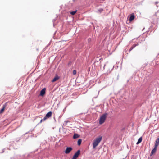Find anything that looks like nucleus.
I'll return each mask as SVG.
<instances>
[{
    "label": "nucleus",
    "instance_id": "obj_1",
    "mask_svg": "<svg viewBox=\"0 0 159 159\" xmlns=\"http://www.w3.org/2000/svg\"><path fill=\"white\" fill-rule=\"evenodd\" d=\"M102 139V136H99L98 138H96L93 143V149H94L97 146Z\"/></svg>",
    "mask_w": 159,
    "mask_h": 159
},
{
    "label": "nucleus",
    "instance_id": "obj_2",
    "mask_svg": "<svg viewBox=\"0 0 159 159\" xmlns=\"http://www.w3.org/2000/svg\"><path fill=\"white\" fill-rule=\"evenodd\" d=\"M107 115V113H105L103 114L102 116L100 117L99 120L100 124H102L104 122L106 119V117Z\"/></svg>",
    "mask_w": 159,
    "mask_h": 159
},
{
    "label": "nucleus",
    "instance_id": "obj_3",
    "mask_svg": "<svg viewBox=\"0 0 159 159\" xmlns=\"http://www.w3.org/2000/svg\"><path fill=\"white\" fill-rule=\"evenodd\" d=\"M80 150H78L77 152L74 154L72 159H76L78 157L79 155L80 154Z\"/></svg>",
    "mask_w": 159,
    "mask_h": 159
},
{
    "label": "nucleus",
    "instance_id": "obj_4",
    "mask_svg": "<svg viewBox=\"0 0 159 159\" xmlns=\"http://www.w3.org/2000/svg\"><path fill=\"white\" fill-rule=\"evenodd\" d=\"M72 150V148L71 147H68L66 149L65 153L66 154L69 153Z\"/></svg>",
    "mask_w": 159,
    "mask_h": 159
},
{
    "label": "nucleus",
    "instance_id": "obj_5",
    "mask_svg": "<svg viewBox=\"0 0 159 159\" xmlns=\"http://www.w3.org/2000/svg\"><path fill=\"white\" fill-rule=\"evenodd\" d=\"M46 88H43L41 90L40 93V95L41 96H43L45 93Z\"/></svg>",
    "mask_w": 159,
    "mask_h": 159
},
{
    "label": "nucleus",
    "instance_id": "obj_6",
    "mask_svg": "<svg viewBox=\"0 0 159 159\" xmlns=\"http://www.w3.org/2000/svg\"><path fill=\"white\" fill-rule=\"evenodd\" d=\"M7 102H6L3 105L2 108L0 110V114L2 113L3 112L5 108L7 106Z\"/></svg>",
    "mask_w": 159,
    "mask_h": 159
},
{
    "label": "nucleus",
    "instance_id": "obj_7",
    "mask_svg": "<svg viewBox=\"0 0 159 159\" xmlns=\"http://www.w3.org/2000/svg\"><path fill=\"white\" fill-rule=\"evenodd\" d=\"M134 18H135V16H134V14L133 13L129 17V21H132L134 19Z\"/></svg>",
    "mask_w": 159,
    "mask_h": 159
},
{
    "label": "nucleus",
    "instance_id": "obj_8",
    "mask_svg": "<svg viewBox=\"0 0 159 159\" xmlns=\"http://www.w3.org/2000/svg\"><path fill=\"white\" fill-rule=\"evenodd\" d=\"M52 115V112L51 111H49L45 115L46 117L47 118H49Z\"/></svg>",
    "mask_w": 159,
    "mask_h": 159
},
{
    "label": "nucleus",
    "instance_id": "obj_9",
    "mask_svg": "<svg viewBox=\"0 0 159 159\" xmlns=\"http://www.w3.org/2000/svg\"><path fill=\"white\" fill-rule=\"evenodd\" d=\"M138 43L134 44L130 48L129 50V51H132L134 48H135L136 46H138Z\"/></svg>",
    "mask_w": 159,
    "mask_h": 159
},
{
    "label": "nucleus",
    "instance_id": "obj_10",
    "mask_svg": "<svg viewBox=\"0 0 159 159\" xmlns=\"http://www.w3.org/2000/svg\"><path fill=\"white\" fill-rule=\"evenodd\" d=\"M59 78V77H58L57 75H56L55 77L52 80V82H53L57 81Z\"/></svg>",
    "mask_w": 159,
    "mask_h": 159
},
{
    "label": "nucleus",
    "instance_id": "obj_11",
    "mask_svg": "<svg viewBox=\"0 0 159 159\" xmlns=\"http://www.w3.org/2000/svg\"><path fill=\"white\" fill-rule=\"evenodd\" d=\"M80 135L76 133H75L73 136V138L74 139H75L79 138L80 137Z\"/></svg>",
    "mask_w": 159,
    "mask_h": 159
},
{
    "label": "nucleus",
    "instance_id": "obj_12",
    "mask_svg": "<svg viewBox=\"0 0 159 159\" xmlns=\"http://www.w3.org/2000/svg\"><path fill=\"white\" fill-rule=\"evenodd\" d=\"M142 137L139 138L137 142L136 143L137 144H138L140 143L142 141Z\"/></svg>",
    "mask_w": 159,
    "mask_h": 159
},
{
    "label": "nucleus",
    "instance_id": "obj_13",
    "mask_svg": "<svg viewBox=\"0 0 159 159\" xmlns=\"http://www.w3.org/2000/svg\"><path fill=\"white\" fill-rule=\"evenodd\" d=\"M157 149L155 148H154L151 151V155H152L156 151Z\"/></svg>",
    "mask_w": 159,
    "mask_h": 159
},
{
    "label": "nucleus",
    "instance_id": "obj_14",
    "mask_svg": "<svg viewBox=\"0 0 159 159\" xmlns=\"http://www.w3.org/2000/svg\"><path fill=\"white\" fill-rule=\"evenodd\" d=\"M82 142V139H79L77 141V144L78 145L80 146Z\"/></svg>",
    "mask_w": 159,
    "mask_h": 159
},
{
    "label": "nucleus",
    "instance_id": "obj_15",
    "mask_svg": "<svg viewBox=\"0 0 159 159\" xmlns=\"http://www.w3.org/2000/svg\"><path fill=\"white\" fill-rule=\"evenodd\" d=\"M77 11V10L72 11L70 13L72 15H74L76 13V12Z\"/></svg>",
    "mask_w": 159,
    "mask_h": 159
},
{
    "label": "nucleus",
    "instance_id": "obj_16",
    "mask_svg": "<svg viewBox=\"0 0 159 159\" xmlns=\"http://www.w3.org/2000/svg\"><path fill=\"white\" fill-rule=\"evenodd\" d=\"M103 11V9L102 8H100L98 10V11L97 12H99L100 13H101V12Z\"/></svg>",
    "mask_w": 159,
    "mask_h": 159
},
{
    "label": "nucleus",
    "instance_id": "obj_17",
    "mask_svg": "<svg viewBox=\"0 0 159 159\" xmlns=\"http://www.w3.org/2000/svg\"><path fill=\"white\" fill-rule=\"evenodd\" d=\"M47 118H48L47 117H46V116H45L43 118V119H42L40 121V123L42 122L43 121H45Z\"/></svg>",
    "mask_w": 159,
    "mask_h": 159
},
{
    "label": "nucleus",
    "instance_id": "obj_18",
    "mask_svg": "<svg viewBox=\"0 0 159 159\" xmlns=\"http://www.w3.org/2000/svg\"><path fill=\"white\" fill-rule=\"evenodd\" d=\"M158 145L159 144L158 143H156L155 142L154 148H156L157 149V148Z\"/></svg>",
    "mask_w": 159,
    "mask_h": 159
},
{
    "label": "nucleus",
    "instance_id": "obj_19",
    "mask_svg": "<svg viewBox=\"0 0 159 159\" xmlns=\"http://www.w3.org/2000/svg\"><path fill=\"white\" fill-rule=\"evenodd\" d=\"M155 142L159 144V137L157 139Z\"/></svg>",
    "mask_w": 159,
    "mask_h": 159
},
{
    "label": "nucleus",
    "instance_id": "obj_20",
    "mask_svg": "<svg viewBox=\"0 0 159 159\" xmlns=\"http://www.w3.org/2000/svg\"><path fill=\"white\" fill-rule=\"evenodd\" d=\"M76 73V70H73V75H75Z\"/></svg>",
    "mask_w": 159,
    "mask_h": 159
},
{
    "label": "nucleus",
    "instance_id": "obj_21",
    "mask_svg": "<svg viewBox=\"0 0 159 159\" xmlns=\"http://www.w3.org/2000/svg\"><path fill=\"white\" fill-rule=\"evenodd\" d=\"M88 41L89 43H90L91 41V39L90 38H89L88 39Z\"/></svg>",
    "mask_w": 159,
    "mask_h": 159
},
{
    "label": "nucleus",
    "instance_id": "obj_22",
    "mask_svg": "<svg viewBox=\"0 0 159 159\" xmlns=\"http://www.w3.org/2000/svg\"><path fill=\"white\" fill-rule=\"evenodd\" d=\"M56 20V19H53V25H54V22Z\"/></svg>",
    "mask_w": 159,
    "mask_h": 159
},
{
    "label": "nucleus",
    "instance_id": "obj_23",
    "mask_svg": "<svg viewBox=\"0 0 159 159\" xmlns=\"http://www.w3.org/2000/svg\"><path fill=\"white\" fill-rule=\"evenodd\" d=\"M158 3V2H155V4H156H156H157Z\"/></svg>",
    "mask_w": 159,
    "mask_h": 159
},
{
    "label": "nucleus",
    "instance_id": "obj_24",
    "mask_svg": "<svg viewBox=\"0 0 159 159\" xmlns=\"http://www.w3.org/2000/svg\"><path fill=\"white\" fill-rule=\"evenodd\" d=\"M65 122H66L65 125H66V124H67V121H65Z\"/></svg>",
    "mask_w": 159,
    "mask_h": 159
},
{
    "label": "nucleus",
    "instance_id": "obj_25",
    "mask_svg": "<svg viewBox=\"0 0 159 159\" xmlns=\"http://www.w3.org/2000/svg\"><path fill=\"white\" fill-rule=\"evenodd\" d=\"M75 1V0H73V2H74Z\"/></svg>",
    "mask_w": 159,
    "mask_h": 159
}]
</instances>
